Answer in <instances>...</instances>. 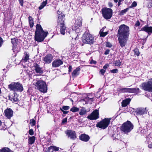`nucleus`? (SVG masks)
Instances as JSON below:
<instances>
[{
    "instance_id": "obj_8",
    "label": "nucleus",
    "mask_w": 152,
    "mask_h": 152,
    "mask_svg": "<svg viewBox=\"0 0 152 152\" xmlns=\"http://www.w3.org/2000/svg\"><path fill=\"white\" fill-rule=\"evenodd\" d=\"M110 120L111 118H105L98 123L96 126L103 129H105L109 124Z\"/></svg>"
},
{
    "instance_id": "obj_15",
    "label": "nucleus",
    "mask_w": 152,
    "mask_h": 152,
    "mask_svg": "<svg viewBox=\"0 0 152 152\" xmlns=\"http://www.w3.org/2000/svg\"><path fill=\"white\" fill-rule=\"evenodd\" d=\"M53 59V56L51 54H48L44 57L43 60L45 63L48 64L51 62Z\"/></svg>"
},
{
    "instance_id": "obj_31",
    "label": "nucleus",
    "mask_w": 152,
    "mask_h": 152,
    "mask_svg": "<svg viewBox=\"0 0 152 152\" xmlns=\"http://www.w3.org/2000/svg\"><path fill=\"white\" fill-rule=\"evenodd\" d=\"M10 99L12 101L15 102L17 101L18 100V96L17 94H14L13 96H12V97H10Z\"/></svg>"
},
{
    "instance_id": "obj_21",
    "label": "nucleus",
    "mask_w": 152,
    "mask_h": 152,
    "mask_svg": "<svg viewBox=\"0 0 152 152\" xmlns=\"http://www.w3.org/2000/svg\"><path fill=\"white\" fill-rule=\"evenodd\" d=\"M133 90L130 88H122L120 89L119 91L121 92H132Z\"/></svg>"
},
{
    "instance_id": "obj_4",
    "label": "nucleus",
    "mask_w": 152,
    "mask_h": 152,
    "mask_svg": "<svg viewBox=\"0 0 152 152\" xmlns=\"http://www.w3.org/2000/svg\"><path fill=\"white\" fill-rule=\"evenodd\" d=\"M9 88L14 91L21 92L23 90L22 85L19 82H13L8 85Z\"/></svg>"
},
{
    "instance_id": "obj_30",
    "label": "nucleus",
    "mask_w": 152,
    "mask_h": 152,
    "mask_svg": "<svg viewBox=\"0 0 152 152\" xmlns=\"http://www.w3.org/2000/svg\"><path fill=\"white\" fill-rule=\"evenodd\" d=\"M86 110L84 107H82L79 113L80 115H82L86 114Z\"/></svg>"
},
{
    "instance_id": "obj_43",
    "label": "nucleus",
    "mask_w": 152,
    "mask_h": 152,
    "mask_svg": "<svg viewBox=\"0 0 152 152\" xmlns=\"http://www.w3.org/2000/svg\"><path fill=\"white\" fill-rule=\"evenodd\" d=\"M148 147L149 148H152V142L151 141H148Z\"/></svg>"
},
{
    "instance_id": "obj_59",
    "label": "nucleus",
    "mask_w": 152,
    "mask_h": 152,
    "mask_svg": "<svg viewBox=\"0 0 152 152\" xmlns=\"http://www.w3.org/2000/svg\"><path fill=\"white\" fill-rule=\"evenodd\" d=\"M72 66H71L70 65L69 67V72H70L72 71Z\"/></svg>"
},
{
    "instance_id": "obj_20",
    "label": "nucleus",
    "mask_w": 152,
    "mask_h": 152,
    "mask_svg": "<svg viewBox=\"0 0 152 152\" xmlns=\"http://www.w3.org/2000/svg\"><path fill=\"white\" fill-rule=\"evenodd\" d=\"M59 148L55 146H50L48 148L47 151L48 152H53L54 151H58Z\"/></svg>"
},
{
    "instance_id": "obj_23",
    "label": "nucleus",
    "mask_w": 152,
    "mask_h": 152,
    "mask_svg": "<svg viewBox=\"0 0 152 152\" xmlns=\"http://www.w3.org/2000/svg\"><path fill=\"white\" fill-rule=\"evenodd\" d=\"M131 99L129 98L127 99L124 100H123L122 102V106L123 107H125L128 104L130 101Z\"/></svg>"
},
{
    "instance_id": "obj_18",
    "label": "nucleus",
    "mask_w": 152,
    "mask_h": 152,
    "mask_svg": "<svg viewBox=\"0 0 152 152\" xmlns=\"http://www.w3.org/2000/svg\"><path fill=\"white\" fill-rule=\"evenodd\" d=\"M141 31H145L148 33H152V27H149L147 26H145L141 28Z\"/></svg>"
},
{
    "instance_id": "obj_63",
    "label": "nucleus",
    "mask_w": 152,
    "mask_h": 152,
    "mask_svg": "<svg viewBox=\"0 0 152 152\" xmlns=\"http://www.w3.org/2000/svg\"><path fill=\"white\" fill-rule=\"evenodd\" d=\"M121 1L119 0L118 2V6H120L121 4Z\"/></svg>"
},
{
    "instance_id": "obj_44",
    "label": "nucleus",
    "mask_w": 152,
    "mask_h": 152,
    "mask_svg": "<svg viewBox=\"0 0 152 152\" xmlns=\"http://www.w3.org/2000/svg\"><path fill=\"white\" fill-rule=\"evenodd\" d=\"M28 133L31 135H33L34 134L33 129H30Z\"/></svg>"
},
{
    "instance_id": "obj_42",
    "label": "nucleus",
    "mask_w": 152,
    "mask_h": 152,
    "mask_svg": "<svg viewBox=\"0 0 152 152\" xmlns=\"http://www.w3.org/2000/svg\"><path fill=\"white\" fill-rule=\"evenodd\" d=\"M110 71L112 73H116L118 72V70L117 69H113V70H110Z\"/></svg>"
},
{
    "instance_id": "obj_26",
    "label": "nucleus",
    "mask_w": 152,
    "mask_h": 152,
    "mask_svg": "<svg viewBox=\"0 0 152 152\" xmlns=\"http://www.w3.org/2000/svg\"><path fill=\"white\" fill-rule=\"evenodd\" d=\"M28 22L30 27L32 28L34 26V22L31 16L28 17Z\"/></svg>"
},
{
    "instance_id": "obj_37",
    "label": "nucleus",
    "mask_w": 152,
    "mask_h": 152,
    "mask_svg": "<svg viewBox=\"0 0 152 152\" xmlns=\"http://www.w3.org/2000/svg\"><path fill=\"white\" fill-rule=\"evenodd\" d=\"M102 29H101L99 32V34L100 35V37H105L107 34L108 33L107 32H102Z\"/></svg>"
},
{
    "instance_id": "obj_16",
    "label": "nucleus",
    "mask_w": 152,
    "mask_h": 152,
    "mask_svg": "<svg viewBox=\"0 0 152 152\" xmlns=\"http://www.w3.org/2000/svg\"><path fill=\"white\" fill-rule=\"evenodd\" d=\"M63 61L61 60H56L52 63V66L53 67H57L62 64Z\"/></svg>"
},
{
    "instance_id": "obj_33",
    "label": "nucleus",
    "mask_w": 152,
    "mask_h": 152,
    "mask_svg": "<svg viewBox=\"0 0 152 152\" xmlns=\"http://www.w3.org/2000/svg\"><path fill=\"white\" fill-rule=\"evenodd\" d=\"M129 10V8H126L124 10H122L119 13V15H124L125 13L127 12Z\"/></svg>"
},
{
    "instance_id": "obj_48",
    "label": "nucleus",
    "mask_w": 152,
    "mask_h": 152,
    "mask_svg": "<svg viewBox=\"0 0 152 152\" xmlns=\"http://www.w3.org/2000/svg\"><path fill=\"white\" fill-rule=\"evenodd\" d=\"M132 89L133 90V92H139V88H132Z\"/></svg>"
},
{
    "instance_id": "obj_12",
    "label": "nucleus",
    "mask_w": 152,
    "mask_h": 152,
    "mask_svg": "<svg viewBox=\"0 0 152 152\" xmlns=\"http://www.w3.org/2000/svg\"><path fill=\"white\" fill-rule=\"evenodd\" d=\"M66 134L68 137L72 140H74L76 138V134L75 131L67 130L66 131Z\"/></svg>"
},
{
    "instance_id": "obj_32",
    "label": "nucleus",
    "mask_w": 152,
    "mask_h": 152,
    "mask_svg": "<svg viewBox=\"0 0 152 152\" xmlns=\"http://www.w3.org/2000/svg\"><path fill=\"white\" fill-rule=\"evenodd\" d=\"M29 59V56L27 54H26L24 57H23L21 60L22 62H26Z\"/></svg>"
},
{
    "instance_id": "obj_11",
    "label": "nucleus",
    "mask_w": 152,
    "mask_h": 152,
    "mask_svg": "<svg viewBox=\"0 0 152 152\" xmlns=\"http://www.w3.org/2000/svg\"><path fill=\"white\" fill-rule=\"evenodd\" d=\"M99 118V112L97 110H95L87 116V118L91 120H95Z\"/></svg>"
},
{
    "instance_id": "obj_25",
    "label": "nucleus",
    "mask_w": 152,
    "mask_h": 152,
    "mask_svg": "<svg viewBox=\"0 0 152 152\" xmlns=\"http://www.w3.org/2000/svg\"><path fill=\"white\" fill-rule=\"evenodd\" d=\"M64 17H62L61 16H58V24L59 25H61L62 24H64Z\"/></svg>"
},
{
    "instance_id": "obj_47",
    "label": "nucleus",
    "mask_w": 152,
    "mask_h": 152,
    "mask_svg": "<svg viewBox=\"0 0 152 152\" xmlns=\"http://www.w3.org/2000/svg\"><path fill=\"white\" fill-rule=\"evenodd\" d=\"M57 14L59 15L58 16H61L62 17H64V15L62 13L61 11L58 10L57 12Z\"/></svg>"
},
{
    "instance_id": "obj_2",
    "label": "nucleus",
    "mask_w": 152,
    "mask_h": 152,
    "mask_svg": "<svg viewBox=\"0 0 152 152\" xmlns=\"http://www.w3.org/2000/svg\"><path fill=\"white\" fill-rule=\"evenodd\" d=\"M48 33L44 31L41 25L37 24L35 34V39L38 42H41L43 41L47 36Z\"/></svg>"
},
{
    "instance_id": "obj_55",
    "label": "nucleus",
    "mask_w": 152,
    "mask_h": 152,
    "mask_svg": "<svg viewBox=\"0 0 152 152\" xmlns=\"http://www.w3.org/2000/svg\"><path fill=\"white\" fill-rule=\"evenodd\" d=\"M110 50L109 49L107 50L104 53V54L106 55H107L109 53Z\"/></svg>"
},
{
    "instance_id": "obj_9",
    "label": "nucleus",
    "mask_w": 152,
    "mask_h": 152,
    "mask_svg": "<svg viewBox=\"0 0 152 152\" xmlns=\"http://www.w3.org/2000/svg\"><path fill=\"white\" fill-rule=\"evenodd\" d=\"M102 11L104 18L106 19H110L113 14L112 10L110 8H104L102 9Z\"/></svg>"
},
{
    "instance_id": "obj_19",
    "label": "nucleus",
    "mask_w": 152,
    "mask_h": 152,
    "mask_svg": "<svg viewBox=\"0 0 152 152\" xmlns=\"http://www.w3.org/2000/svg\"><path fill=\"white\" fill-rule=\"evenodd\" d=\"M35 67V70L37 73H41L42 72L41 68L39 67V65L36 63H35L34 65Z\"/></svg>"
},
{
    "instance_id": "obj_54",
    "label": "nucleus",
    "mask_w": 152,
    "mask_h": 152,
    "mask_svg": "<svg viewBox=\"0 0 152 152\" xmlns=\"http://www.w3.org/2000/svg\"><path fill=\"white\" fill-rule=\"evenodd\" d=\"M18 0L19 1L20 4V5L21 6H23V0Z\"/></svg>"
},
{
    "instance_id": "obj_6",
    "label": "nucleus",
    "mask_w": 152,
    "mask_h": 152,
    "mask_svg": "<svg viewBox=\"0 0 152 152\" xmlns=\"http://www.w3.org/2000/svg\"><path fill=\"white\" fill-rule=\"evenodd\" d=\"M140 87L145 91L152 92V78L149 79L147 82L142 83Z\"/></svg>"
},
{
    "instance_id": "obj_3",
    "label": "nucleus",
    "mask_w": 152,
    "mask_h": 152,
    "mask_svg": "<svg viewBox=\"0 0 152 152\" xmlns=\"http://www.w3.org/2000/svg\"><path fill=\"white\" fill-rule=\"evenodd\" d=\"M33 83L40 92L43 93L47 92L48 88L45 82L37 79L33 80Z\"/></svg>"
},
{
    "instance_id": "obj_24",
    "label": "nucleus",
    "mask_w": 152,
    "mask_h": 152,
    "mask_svg": "<svg viewBox=\"0 0 152 152\" xmlns=\"http://www.w3.org/2000/svg\"><path fill=\"white\" fill-rule=\"evenodd\" d=\"M80 70V68L78 67L76 68L73 71L72 74V76L73 77H76L77 75H78L79 74Z\"/></svg>"
},
{
    "instance_id": "obj_36",
    "label": "nucleus",
    "mask_w": 152,
    "mask_h": 152,
    "mask_svg": "<svg viewBox=\"0 0 152 152\" xmlns=\"http://www.w3.org/2000/svg\"><path fill=\"white\" fill-rule=\"evenodd\" d=\"M12 43L13 44V45H18L17 42H18V39L15 38L12 39Z\"/></svg>"
},
{
    "instance_id": "obj_1",
    "label": "nucleus",
    "mask_w": 152,
    "mask_h": 152,
    "mask_svg": "<svg viewBox=\"0 0 152 152\" xmlns=\"http://www.w3.org/2000/svg\"><path fill=\"white\" fill-rule=\"evenodd\" d=\"M129 28L124 24L121 25L118 30V40L120 46L123 47L126 45L129 35Z\"/></svg>"
},
{
    "instance_id": "obj_7",
    "label": "nucleus",
    "mask_w": 152,
    "mask_h": 152,
    "mask_svg": "<svg viewBox=\"0 0 152 152\" xmlns=\"http://www.w3.org/2000/svg\"><path fill=\"white\" fill-rule=\"evenodd\" d=\"M82 42L84 44H91L94 42V38L90 34H85L82 37Z\"/></svg>"
},
{
    "instance_id": "obj_27",
    "label": "nucleus",
    "mask_w": 152,
    "mask_h": 152,
    "mask_svg": "<svg viewBox=\"0 0 152 152\" xmlns=\"http://www.w3.org/2000/svg\"><path fill=\"white\" fill-rule=\"evenodd\" d=\"M35 138L34 136L30 137H28V143L29 144H32L34 143L35 141Z\"/></svg>"
},
{
    "instance_id": "obj_14",
    "label": "nucleus",
    "mask_w": 152,
    "mask_h": 152,
    "mask_svg": "<svg viewBox=\"0 0 152 152\" xmlns=\"http://www.w3.org/2000/svg\"><path fill=\"white\" fill-rule=\"evenodd\" d=\"M4 113L5 116L10 119L12 116L13 112L11 108H7L4 110Z\"/></svg>"
},
{
    "instance_id": "obj_50",
    "label": "nucleus",
    "mask_w": 152,
    "mask_h": 152,
    "mask_svg": "<svg viewBox=\"0 0 152 152\" xmlns=\"http://www.w3.org/2000/svg\"><path fill=\"white\" fill-rule=\"evenodd\" d=\"M105 72V70L102 69L100 70L99 72L101 74H102V75H103Z\"/></svg>"
},
{
    "instance_id": "obj_56",
    "label": "nucleus",
    "mask_w": 152,
    "mask_h": 152,
    "mask_svg": "<svg viewBox=\"0 0 152 152\" xmlns=\"http://www.w3.org/2000/svg\"><path fill=\"white\" fill-rule=\"evenodd\" d=\"M96 61L92 60L90 61V64H96Z\"/></svg>"
},
{
    "instance_id": "obj_35",
    "label": "nucleus",
    "mask_w": 152,
    "mask_h": 152,
    "mask_svg": "<svg viewBox=\"0 0 152 152\" xmlns=\"http://www.w3.org/2000/svg\"><path fill=\"white\" fill-rule=\"evenodd\" d=\"M0 152H12L11 150L8 148H4L0 150Z\"/></svg>"
},
{
    "instance_id": "obj_10",
    "label": "nucleus",
    "mask_w": 152,
    "mask_h": 152,
    "mask_svg": "<svg viewBox=\"0 0 152 152\" xmlns=\"http://www.w3.org/2000/svg\"><path fill=\"white\" fill-rule=\"evenodd\" d=\"M82 19L81 17H79L75 20V23L72 27V30L75 31V32H79V28L82 25Z\"/></svg>"
},
{
    "instance_id": "obj_41",
    "label": "nucleus",
    "mask_w": 152,
    "mask_h": 152,
    "mask_svg": "<svg viewBox=\"0 0 152 152\" xmlns=\"http://www.w3.org/2000/svg\"><path fill=\"white\" fill-rule=\"evenodd\" d=\"M89 98L87 97L85 98L84 100H83V101L85 102V104H88V102H89Z\"/></svg>"
},
{
    "instance_id": "obj_53",
    "label": "nucleus",
    "mask_w": 152,
    "mask_h": 152,
    "mask_svg": "<svg viewBox=\"0 0 152 152\" xmlns=\"http://www.w3.org/2000/svg\"><path fill=\"white\" fill-rule=\"evenodd\" d=\"M149 1L150 5H148V7L149 8H150L152 7V0H150Z\"/></svg>"
},
{
    "instance_id": "obj_29",
    "label": "nucleus",
    "mask_w": 152,
    "mask_h": 152,
    "mask_svg": "<svg viewBox=\"0 0 152 152\" xmlns=\"http://www.w3.org/2000/svg\"><path fill=\"white\" fill-rule=\"evenodd\" d=\"M47 4V0H46L45 1H43L42 2L40 6L39 7V10H41L43 9L44 7Z\"/></svg>"
},
{
    "instance_id": "obj_38",
    "label": "nucleus",
    "mask_w": 152,
    "mask_h": 152,
    "mask_svg": "<svg viewBox=\"0 0 152 152\" xmlns=\"http://www.w3.org/2000/svg\"><path fill=\"white\" fill-rule=\"evenodd\" d=\"M35 120L34 119H32L30 120V124L32 126L35 125Z\"/></svg>"
},
{
    "instance_id": "obj_60",
    "label": "nucleus",
    "mask_w": 152,
    "mask_h": 152,
    "mask_svg": "<svg viewBox=\"0 0 152 152\" xmlns=\"http://www.w3.org/2000/svg\"><path fill=\"white\" fill-rule=\"evenodd\" d=\"M108 5L109 7H111L113 6V4L109 2L108 3Z\"/></svg>"
},
{
    "instance_id": "obj_52",
    "label": "nucleus",
    "mask_w": 152,
    "mask_h": 152,
    "mask_svg": "<svg viewBox=\"0 0 152 152\" xmlns=\"http://www.w3.org/2000/svg\"><path fill=\"white\" fill-rule=\"evenodd\" d=\"M109 66V65L108 64H106L103 66V68L105 69H106Z\"/></svg>"
},
{
    "instance_id": "obj_57",
    "label": "nucleus",
    "mask_w": 152,
    "mask_h": 152,
    "mask_svg": "<svg viewBox=\"0 0 152 152\" xmlns=\"http://www.w3.org/2000/svg\"><path fill=\"white\" fill-rule=\"evenodd\" d=\"M60 110H61L62 112H63V113L64 114H66L68 113V111H64L62 109H61V108H60Z\"/></svg>"
},
{
    "instance_id": "obj_28",
    "label": "nucleus",
    "mask_w": 152,
    "mask_h": 152,
    "mask_svg": "<svg viewBox=\"0 0 152 152\" xmlns=\"http://www.w3.org/2000/svg\"><path fill=\"white\" fill-rule=\"evenodd\" d=\"M20 47L18 45H13L12 50L13 52L17 53L19 51Z\"/></svg>"
},
{
    "instance_id": "obj_40",
    "label": "nucleus",
    "mask_w": 152,
    "mask_h": 152,
    "mask_svg": "<svg viewBox=\"0 0 152 152\" xmlns=\"http://www.w3.org/2000/svg\"><path fill=\"white\" fill-rule=\"evenodd\" d=\"M121 64V62L119 61H116L115 62V66H119Z\"/></svg>"
},
{
    "instance_id": "obj_39",
    "label": "nucleus",
    "mask_w": 152,
    "mask_h": 152,
    "mask_svg": "<svg viewBox=\"0 0 152 152\" xmlns=\"http://www.w3.org/2000/svg\"><path fill=\"white\" fill-rule=\"evenodd\" d=\"M134 51L135 54L137 56H139L140 55V53H139V50L137 49H135L134 50Z\"/></svg>"
},
{
    "instance_id": "obj_62",
    "label": "nucleus",
    "mask_w": 152,
    "mask_h": 152,
    "mask_svg": "<svg viewBox=\"0 0 152 152\" xmlns=\"http://www.w3.org/2000/svg\"><path fill=\"white\" fill-rule=\"evenodd\" d=\"M93 98H90L89 99V102H92L93 101Z\"/></svg>"
},
{
    "instance_id": "obj_58",
    "label": "nucleus",
    "mask_w": 152,
    "mask_h": 152,
    "mask_svg": "<svg viewBox=\"0 0 152 152\" xmlns=\"http://www.w3.org/2000/svg\"><path fill=\"white\" fill-rule=\"evenodd\" d=\"M140 25V23L139 22V21H137L135 24V26H139Z\"/></svg>"
},
{
    "instance_id": "obj_34",
    "label": "nucleus",
    "mask_w": 152,
    "mask_h": 152,
    "mask_svg": "<svg viewBox=\"0 0 152 152\" xmlns=\"http://www.w3.org/2000/svg\"><path fill=\"white\" fill-rule=\"evenodd\" d=\"M79 110V108L75 107H73L70 109V111L74 113L77 112Z\"/></svg>"
},
{
    "instance_id": "obj_5",
    "label": "nucleus",
    "mask_w": 152,
    "mask_h": 152,
    "mask_svg": "<svg viewBox=\"0 0 152 152\" xmlns=\"http://www.w3.org/2000/svg\"><path fill=\"white\" fill-rule=\"evenodd\" d=\"M133 128V125L131 122L127 121L122 124L121 129L122 131L125 133H127L130 132Z\"/></svg>"
},
{
    "instance_id": "obj_22",
    "label": "nucleus",
    "mask_w": 152,
    "mask_h": 152,
    "mask_svg": "<svg viewBox=\"0 0 152 152\" xmlns=\"http://www.w3.org/2000/svg\"><path fill=\"white\" fill-rule=\"evenodd\" d=\"M60 26V33L64 35L65 34V31L66 30V27L65 26L64 24H61V25Z\"/></svg>"
},
{
    "instance_id": "obj_61",
    "label": "nucleus",
    "mask_w": 152,
    "mask_h": 152,
    "mask_svg": "<svg viewBox=\"0 0 152 152\" xmlns=\"http://www.w3.org/2000/svg\"><path fill=\"white\" fill-rule=\"evenodd\" d=\"M67 119L66 118H65L64 119L62 120V122L63 123H65L67 121Z\"/></svg>"
},
{
    "instance_id": "obj_49",
    "label": "nucleus",
    "mask_w": 152,
    "mask_h": 152,
    "mask_svg": "<svg viewBox=\"0 0 152 152\" xmlns=\"http://www.w3.org/2000/svg\"><path fill=\"white\" fill-rule=\"evenodd\" d=\"M137 3L135 1H133L131 6V7H135L137 6Z\"/></svg>"
},
{
    "instance_id": "obj_64",
    "label": "nucleus",
    "mask_w": 152,
    "mask_h": 152,
    "mask_svg": "<svg viewBox=\"0 0 152 152\" xmlns=\"http://www.w3.org/2000/svg\"><path fill=\"white\" fill-rule=\"evenodd\" d=\"M9 66H7V68H9Z\"/></svg>"
},
{
    "instance_id": "obj_17",
    "label": "nucleus",
    "mask_w": 152,
    "mask_h": 152,
    "mask_svg": "<svg viewBox=\"0 0 152 152\" xmlns=\"http://www.w3.org/2000/svg\"><path fill=\"white\" fill-rule=\"evenodd\" d=\"M79 139L82 141L84 142L88 141L90 137L88 135L85 134H81L79 137Z\"/></svg>"
},
{
    "instance_id": "obj_45",
    "label": "nucleus",
    "mask_w": 152,
    "mask_h": 152,
    "mask_svg": "<svg viewBox=\"0 0 152 152\" xmlns=\"http://www.w3.org/2000/svg\"><path fill=\"white\" fill-rule=\"evenodd\" d=\"M106 46L107 47L110 48L112 46V44L109 42L106 43Z\"/></svg>"
},
{
    "instance_id": "obj_46",
    "label": "nucleus",
    "mask_w": 152,
    "mask_h": 152,
    "mask_svg": "<svg viewBox=\"0 0 152 152\" xmlns=\"http://www.w3.org/2000/svg\"><path fill=\"white\" fill-rule=\"evenodd\" d=\"M69 108V107L67 106H64L62 107V109L64 110H67Z\"/></svg>"
},
{
    "instance_id": "obj_51",
    "label": "nucleus",
    "mask_w": 152,
    "mask_h": 152,
    "mask_svg": "<svg viewBox=\"0 0 152 152\" xmlns=\"http://www.w3.org/2000/svg\"><path fill=\"white\" fill-rule=\"evenodd\" d=\"M3 42V39L1 38L0 37V47L2 45Z\"/></svg>"
},
{
    "instance_id": "obj_13",
    "label": "nucleus",
    "mask_w": 152,
    "mask_h": 152,
    "mask_svg": "<svg viewBox=\"0 0 152 152\" xmlns=\"http://www.w3.org/2000/svg\"><path fill=\"white\" fill-rule=\"evenodd\" d=\"M148 110H146V108H138L136 109L135 112L136 113V115H142L144 114L147 113Z\"/></svg>"
}]
</instances>
